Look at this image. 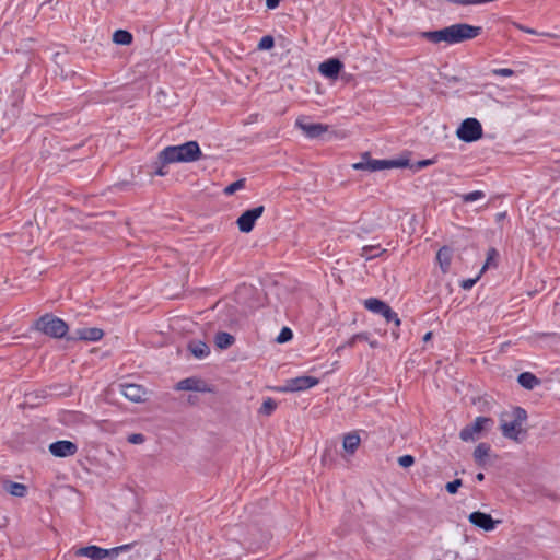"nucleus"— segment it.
Instances as JSON below:
<instances>
[{
  "label": "nucleus",
  "mask_w": 560,
  "mask_h": 560,
  "mask_svg": "<svg viewBox=\"0 0 560 560\" xmlns=\"http://www.w3.org/2000/svg\"><path fill=\"white\" fill-rule=\"evenodd\" d=\"M480 33V26L458 23L438 31L423 32L422 37L434 44L444 42L448 45H454L468 39H472Z\"/></svg>",
  "instance_id": "f257e3e1"
},
{
  "label": "nucleus",
  "mask_w": 560,
  "mask_h": 560,
  "mask_svg": "<svg viewBox=\"0 0 560 560\" xmlns=\"http://www.w3.org/2000/svg\"><path fill=\"white\" fill-rule=\"evenodd\" d=\"M202 153L196 141H188L179 145H170L159 153V161L163 164L189 163L201 158Z\"/></svg>",
  "instance_id": "f03ea898"
},
{
  "label": "nucleus",
  "mask_w": 560,
  "mask_h": 560,
  "mask_svg": "<svg viewBox=\"0 0 560 560\" xmlns=\"http://www.w3.org/2000/svg\"><path fill=\"white\" fill-rule=\"evenodd\" d=\"M527 419V413L523 408L515 407L503 411L500 415V429L502 434L510 440L521 441V435L525 433L523 428Z\"/></svg>",
  "instance_id": "7ed1b4c3"
},
{
  "label": "nucleus",
  "mask_w": 560,
  "mask_h": 560,
  "mask_svg": "<svg viewBox=\"0 0 560 560\" xmlns=\"http://www.w3.org/2000/svg\"><path fill=\"white\" fill-rule=\"evenodd\" d=\"M35 328L47 336L61 338L68 331V325L60 318L50 314L42 316L36 323Z\"/></svg>",
  "instance_id": "20e7f679"
},
{
  "label": "nucleus",
  "mask_w": 560,
  "mask_h": 560,
  "mask_svg": "<svg viewBox=\"0 0 560 560\" xmlns=\"http://www.w3.org/2000/svg\"><path fill=\"white\" fill-rule=\"evenodd\" d=\"M456 136L464 142H474L482 137V126L476 118H466L457 128Z\"/></svg>",
  "instance_id": "39448f33"
},
{
  "label": "nucleus",
  "mask_w": 560,
  "mask_h": 560,
  "mask_svg": "<svg viewBox=\"0 0 560 560\" xmlns=\"http://www.w3.org/2000/svg\"><path fill=\"white\" fill-rule=\"evenodd\" d=\"M493 421L487 417H478L474 423L466 425L459 433L464 442L475 441L481 436L482 431L489 429Z\"/></svg>",
  "instance_id": "423d86ee"
},
{
  "label": "nucleus",
  "mask_w": 560,
  "mask_h": 560,
  "mask_svg": "<svg viewBox=\"0 0 560 560\" xmlns=\"http://www.w3.org/2000/svg\"><path fill=\"white\" fill-rule=\"evenodd\" d=\"M264 211V206H258L243 212L236 221L240 231L243 233H249L253 230L256 220L261 217Z\"/></svg>",
  "instance_id": "0eeeda50"
},
{
  "label": "nucleus",
  "mask_w": 560,
  "mask_h": 560,
  "mask_svg": "<svg viewBox=\"0 0 560 560\" xmlns=\"http://www.w3.org/2000/svg\"><path fill=\"white\" fill-rule=\"evenodd\" d=\"M295 126L299 129H301L307 138H311V139L320 138L329 129V127L324 124L308 122V121H306L305 117H299L295 120Z\"/></svg>",
  "instance_id": "6e6552de"
},
{
  "label": "nucleus",
  "mask_w": 560,
  "mask_h": 560,
  "mask_svg": "<svg viewBox=\"0 0 560 560\" xmlns=\"http://www.w3.org/2000/svg\"><path fill=\"white\" fill-rule=\"evenodd\" d=\"M319 383L318 378L313 376H299L288 380L281 388L282 392H300L312 388Z\"/></svg>",
  "instance_id": "1a4fd4ad"
},
{
  "label": "nucleus",
  "mask_w": 560,
  "mask_h": 560,
  "mask_svg": "<svg viewBox=\"0 0 560 560\" xmlns=\"http://www.w3.org/2000/svg\"><path fill=\"white\" fill-rule=\"evenodd\" d=\"M395 163L386 160H371L368 154L362 156V161L354 163L352 167L358 171L375 172L394 166Z\"/></svg>",
  "instance_id": "9d476101"
},
{
  "label": "nucleus",
  "mask_w": 560,
  "mask_h": 560,
  "mask_svg": "<svg viewBox=\"0 0 560 560\" xmlns=\"http://www.w3.org/2000/svg\"><path fill=\"white\" fill-rule=\"evenodd\" d=\"M468 520L472 525L486 532L493 530L501 523L500 520H493L490 514L479 511L470 513Z\"/></svg>",
  "instance_id": "9b49d317"
},
{
  "label": "nucleus",
  "mask_w": 560,
  "mask_h": 560,
  "mask_svg": "<svg viewBox=\"0 0 560 560\" xmlns=\"http://www.w3.org/2000/svg\"><path fill=\"white\" fill-rule=\"evenodd\" d=\"M472 456L475 463L481 468H487L492 464V459L497 458L495 455L491 454V447L487 443H479L476 446Z\"/></svg>",
  "instance_id": "f8f14e48"
},
{
  "label": "nucleus",
  "mask_w": 560,
  "mask_h": 560,
  "mask_svg": "<svg viewBox=\"0 0 560 560\" xmlns=\"http://www.w3.org/2000/svg\"><path fill=\"white\" fill-rule=\"evenodd\" d=\"M49 452L55 457H69L78 452V446L71 441L62 440L49 445Z\"/></svg>",
  "instance_id": "ddd939ff"
},
{
  "label": "nucleus",
  "mask_w": 560,
  "mask_h": 560,
  "mask_svg": "<svg viewBox=\"0 0 560 560\" xmlns=\"http://www.w3.org/2000/svg\"><path fill=\"white\" fill-rule=\"evenodd\" d=\"M121 394L132 402H142L145 400L147 389L138 384H121Z\"/></svg>",
  "instance_id": "4468645a"
},
{
  "label": "nucleus",
  "mask_w": 560,
  "mask_h": 560,
  "mask_svg": "<svg viewBox=\"0 0 560 560\" xmlns=\"http://www.w3.org/2000/svg\"><path fill=\"white\" fill-rule=\"evenodd\" d=\"M342 68L343 63L339 59L330 58L319 65L318 71L325 78L336 80Z\"/></svg>",
  "instance_id": "2eb2a0df"
},
{
  "label": "nucleus",
  "mask_w": 560,
  "mask_h": 560,
  "mask_svg": "<svg viewBox=\"0 0 560 560\" xmlns=\"http://www.w3.org/2000/svg\"><path fill=\"white\" fill-rule=\"evenodd\" d=\"M104 332L100 328H80L73 331L68 339L69 340H85V341H98L103 338Z\"/></svg>",
  "instance_id": "dca6fc26"
},
{
  "label": "nucleus",
  "mask_w": 560,
  "mask_h": 560,
  "mask_svg": "<svg viewBox=\"0 0 560 560\" xmlns=\"http://www.w3.org/2000/svg\"><path fill=\"white\" fill-rule=\"evenodd\" d=\"M175 388L177 390L207 392V384L197 377H188L179 381Z\"/></svg>",
  "instance_id": "f3484780"
},
{
  "label": "nucleus",
  "mask_w": 560,
  "mask_h": 560,
  "mask_svg": "<svg viewBox=\"0 0 560 560\" xmlns=\"http://www.w3.org/2000/svg\"><path fill=\"white\" fill-rule=\"evenodd\" d=\"M77 556L88 557L91 560H102L107 558L106 549L97 547V546H88L79 548L75 551Z\"/></svg>",
  "instance_id": "a211bd4d"
},
{
  "label": "nucleus",
  "mask_w": 560,
  "mask_h": 560,
  "mask_svg": "<svg viewBox=\"0 0 560 560\" xmlns=\"http://www.w3.org/2000/svg\"><path fill=\"white\" fill-rule=\"evenodd\" d=\"M361 439L357 432L347 433L343 436L342 448L350 455H353L360 445Z\"/></svg>",
  "instance_id": "6ab92c4d"
},
{
  "label": "nucleus",
  "mask_w": 560,
  "mask_h": 560,
  "mask_svg": "<svg viewBox=\"0 0 560 560\" xmlns=\"http://www.w3.org/2000/svg\"><path fill=\"white\" fill-rule=\"evenodd\" d=\"M452 249L444 246L439 249L436 254V261L442 270V272L446 273L450 269L452 261Z\"/></svg>",
  "instance_id": "aec40b11"
},
{
  "label": "nucleus",
  "mask_w": 560,
  "mask_h": 560,
  "mask_svg": "<svg viewBox=\"0 0 560 560\" xmlns=\"http://www.w3.org/2000/svg\"><path fill=\"white\" fill-rule=\"evenodd\" d=\"M188 350L197 359H203L210 353L208 345L200 340L191 341L188 345Z\"/></svg>",
  "instance_id": "412c9836"
},
{
  "label": "nucleus",
  "mask_w": 560,
  "mask_h": 560,
  "mask_svg": "<svg viewBox=\"0 0 560 560\" xmlns=\"http://www.w3.org/2000/svg\"><path fill=\"white\" fill-rule=\"evenodd\" d=\"M3 489L13 497L23 498L26 495L27 487L20 482L4 481Z\"/></svg>",
  "instance_id": "4be33fe9"
},
{
  "label": "nucleus",
  "mask_w": 560,
  "mask_h": 560,
  "mask_svg": "<svg viewBox=\"0 0 560 560\" xmlns=\"http://www.w3.org/2000/svg\"><path fill=\"white\" fill-rule=\"evenodd\" d=\"M235 339L229 332H218L214 337V343L219 349H228L234 343Z\"/></svg>",
  "instance_id": "5701e85b"
},
{
  "label": "nucleus",
  "mask_w": 560,
  "mask_h": 560,
  "mask_svg": "<svg viewBox=\"0 0 560 560\" xmlns=\"http://www.w3.org/2000/svg\"><path fill=\"white\" fill-rule=\"evenodd\" d=\"M518 383L527 389H533L536 385L539 384V380L529 372H524L518 376Z\"/></svg>",
  "instance_id": "b1692460"
},
{
  "label": "nucleus",
  "mask_w": 560,
  "mask_h": 560,
  "mask_svg": "<svg viewBox=\"0 0 560 560\" xmlns=\"http://www.w3.org/2000/svg\"><path fill=\"white\" fill-rule=\"evenodd\" d=\"M364 306L373 313L382 314L387 304L378 299L371 298L364 301Z\"/></svg>",
  "instance_id": "393cba45"
},
{
  "label": "nucleus",
  "mask_w": 560,
  "mask_h": 560,
  "mask_svg": "<svg viewBox=\"0 0 560 560\" xmlns=\"http://www.w3.org/2000/svg\"><path fill=\"white\" fill-rule=\"evenodd\" d=\"M113 40L118 45H130L132 42V35L124 30H118L113 35Z\"/></svg>",
  "instance_id": "a878e982"
},
{
  "label": "nucleus",
  "mask_w": 560,
  "mask_h": 560,
  "mask_svg": "<svg viewBox=\"0 0 560 560\" xmlns=\"http://www.w3.org/2000/svg\"><path fill=\"white\" fill-rule=\"evenodd\" d=\"M277 408V402L272 398H267L264 400L261 407L259 408V413L262 416H270Z\"/></svg>",
  "instance_id": "bb28decb"
},
{
  "label": "nucleus",
  "mask_w": 560,
  "mask_h": 560,
  "mask_svg": "<svg viewBox=\"0 0 560 560\" xmlns=\"http://www.w3.org/2000/svg\"><path fill=\"white\" fill-rule=\"evenodd\" d=\"M384 250L380 249V246H364L362 248V257L365 259H372L378 255H381Z\"/></svg>",
  "instance_id": "cd10ccee"
},
{
  "label": "nucleus",
  "mask_w": 560,
  "mask_h": 560,
  "mask_svg": "<svg viewBox=\"0 0 560 560\" xmlns=\"http://www.w3.org/2000/svg\"><path fill=\"white\" fill-rule=\"evenodd\" d=\"M499 254L497 252L495 248H490L488 250V256H487V260H486V264L483 265L482 269H481V272H483L486 269L490 268V267H494L495 266V259L498 258Z\"/></svg>",
  "instance_id": "c85d7f7f"
},
{
  "label": "nucleus",
  "mask_w": 560,
  "mask_h": 560,
  "mask_svg": "<svg viewBox=\"0 0 560 560\" xmlns=\"http://www.w3.org/2000/svg\"><path fill=\"white\" fill-rule=\"evenodd\" d=\"M483 197H485V194L480 190L464 194L460 196V198L464 202H474V201L482 199Z\"/></svg>",
  "instance_id": "c756f323"
},
{
  "label": "nucleus",
  "mask_w": 560,
  "mask_h": 560,
  "mask_svg": "<svg viewBox=\"0 0 560 560\" xmlns=\"http://www.w3.org/2000/svg\"><path fill=\"white\" fill-rule=\"evenodd\" d=\"M382 315L386 318L387 322H394L396 326L400 325V319L397 314L387 305L382 313Z\"/></svg>",
  "instance_id": "7c9ffc66"
},
{
  "label": "nucleus",
  "mask_w": 560,
  "mask_h": 560,
  "mask_svg": "<svg viewBox=\"0 0 560 560\" xmlns=\"http://www.w3.org/2000/svg\"><path fill=\"white\" fill-rule=\"evenodd\" d=\"M131 547H132V544H126V545H121V546H118V547H115V548H112V549H106L107 557H110L113 559L114 557H116L120 552H124V551H127V550L131 549Z\"/></svg>",
  "instance_id": "2f4dec72"
},
{
  "label": "nucleus",
  "mask_w": 560,
  "mask_h": 560,
  "mask_svg": "<svg viewBox=\"0 0 560 560\" xmlns=\"http://www.w3.org/2000/svg\"><path fill=\"white\" fill-rule=\"evenodd\" d=\"M273 46H275V40H273V37L270 35L264 36L258 44V48L261 50H269Z\"/></svg>",
  "instance_id": "473e14b6"
},
{
  "label": "nucleus",
  "mask_w": 560,
  "mask_h": 560,
  "mask_svg": "<svg viewBox=\"0 0 560 560\" xmlns=\"http://www.w3.org/2000/svg\"><path fill=\"white\" fill-rule=\"evenodd\" d=\"M369 336L365 332L353 335L343 347H353L359 341H368Z\"/></svg>",
  "instance_id": "72a5a7b5"
},
{
  "label": "nucleus",
  "mask_w": 560,
  "mask_h": 560,
  "mask_svg": "<svg viewBox=\"0 0 560 560\" xmlns=\"http://www.w3.org/2000/svg\"><path fill=\"white\" fill-rule=\"evenodd\" d=\"M244 187V179L236 180L224 188L225 195H233L238 189Z\"/></svg>",
  "instance_id": "f704fd0d"
},
{
  "label": "nucleus",
  "mask_w": 560,
  "mask_h": 560,
  "mask_svg": "<svg viewBox=\"0 0 560 560\" xmlns=\"http://www.w3.org/2000/svg\"><path fill=\"white\" fill-rule=\"evenodd\" d=\"M292 337H293L292 330L288 327H283L281 329L279 336L277 337V341L279 343H283V342L291 340Z\"/></svg>",
  "instance_id": "c9c22d12"
},
{
  "label": "nucleus",
  "mask_w": 560,
  "mask_h": 560,
  "mask_svg": "<svg viewBox=\"0 0 560 560\" xmlns=\"http://www.w3.org/2000/svg\"><path fill=\"white\" fill-rule=\"evenodd\" d=\"M398 464L404 468H408L415 464V458L411 455H404L398 458Z\"/></svg>",
  "instance_id": "e433bc0d"
},
{
  "label": "nucleus",
  "mask_w": 560,
  "mask_h": 560,
  "mask_svg": "<svg viewBox=\"0 0 560 560\" xmlns=\"http://www.w3.org/2000/svg\"><path fill=\"white\" fill-rule=\"evenodd\" d=\"M460 486H462V480L455 479L454 481L447 482L445 488L448 493L455 494Z\"/></svg>",
  "instance_id": "4c0bfd02"
},
{
  "label": "nucleus",
  "mask_w": 560,
  "mask_h": 560,
  "mask_svg": "<svg viewBox=\"0 0 560 560\" xmlns=\"http://www.w3.org/2000/svg\"><path fill=\"white\" fill-rule=\"evenodd\" d=\"M128 442L131 444H142L144 442V436L141 433H133L128 436Z\"/></svg>",
  "instance_id": "58836bf2"
},
{
  "label": "nucleus",
  "mask_w": 560,
  "mask_h": 560,
  "mask_svg": "<svg viewBox=\"0 0 560 560\" xmlns=\"http://www.w3.org/2000/svg\"><path fill=\"white\" fill-rule=\"evenodd\" d=\"M493 74L501 75V77H512L514 74V71L509 68H500V69H494Z\"/></svg>",
  "instance_id": "ea45409f"
},
{
  "label": "nucleus",
  "mask_w": 560,
  "mask_h": 560,
  "mask_svg": "<svg viewBox=\"0 0 560 560\" xmlns=\"http://www.w3.org/2000/svg\"><path fill=\"white\" fill-rule=\"evenodd\" d=\"M478 278L479 277H477L476 279H467V280L463 281V283H462L463 289H465V290L471 289L475 285V283L477 282Z\"/></svg>",
  "instance_id": "a19ab883"
},
{
  "label": "nucleus",
  "mask_w": 560,
  "mask_h": 560,
  "mask_svg": "<svg viewBox=\"0 0 560 560\" xmlns=\"http://www.w3.org/2000/svg\"><path fill=\"white\" fill-rule=\"evenodd\" d=\"M514 25H515L520 31H522V32H525V33H528V34H538V33H537V31H536V30H534V28H529V27H527V26H524V25H522V24H517V23H515Z\"/></svg>",
  "instance_id": "79ce46f5"
},
{
  "label": "nucleus",
  "mask_w": 560,
  "mask_h": 560,
  "mask_svg": "<svg viewBox=\"0 0 560 560\" xmlns=\"http://www.w3.org/2000/svg\"><path fill=\"white\" fill-rule=\"evenodd\" d=\"M281 0H266V5L268 9H276Z\"/></svg>",
  "instance_id": "37998d69"
},
{
  "label": "nucleus",
  "mask_w": 560,
  "mask_h": 560,
  "mask_svg": "<svg viewBox=\"0 0 560 560\" xmlns=\"http://www.w3.org/2000/svg\"><path fill=\"white\" fill-rule=\"evenodd\" d=\"M160 163L162 164L161 166H159L155 171V174L159 175V176H165L166 175V171L164 170V165L161 161Z\"/></svg>",
  "instance_id": "c03bdc74"
},
{
  "label": "nucleus",
  "mask_w": 560,
  "mask_h": 560,
  "mask_svg": "<svg viewBox=\"0 0 560 560\" xmlns=\"http://www.w3.org/2000/svg\"><path fill=\"white\" fill-rule=\"evenodd\" d=\"M432 163H433L432 160H423V161L419 162V166L424 167V166L431 165Z\"/></svg>",
  "instance_id": "a18cd8bd"
},
{
  "label": "nucleus",
  "mask_w": 560,
  "mask_h": 560,
  "mask_svg": "<svg viewBox=\"0 0 560 560\" xmlns=\"http://www.w3.org/2000/svg\"><path fill=\"white\" fill-rule=\"evenodd\" d=\"M453 3L462 4V5H468V0H450Z\"/></svg>",
  "instance_id": "49530a36"
},
{
  "label": "nucleus",
  "mask_w": 560,
  "mask_h": 560,
  "mask_svg": "<svg viewBox=\"0 0 560 560\" xmlns=\"http://www.w3.org/2000/svg\"><path fill=\"white\" fill-rule=\"evenodd\" d=\"M431 338H432V332H431V331H429V332H427V334L424 335V337H423V341H425V342H427V341L431 340Z\"/></svg>",
  "instance_id": "de8ad7c7"
},
{
  "label": "nucleus",
  "mask_w": 560,
  "mask_h": 560,
  "mask_svg": "<svg viewBox=\"0 0 560 560\" xmlns=\"http://www.w3.org/2000/svg\"><path fill=\"white\" fill-rule=\"evenodd\" d=\"M368 341H369V343H370V346H371L372 348H376V347L378 346V342H377L376 340H370V339H369Z\"/></svg>",
  "instance_id": "09e8293b"
},
{
  "label": "nucleus",
  "mask_w": 560,
  "mask_h": 560,
  "mask_svg": "<svg viewBox=\"0 0 560 560\" xmlns=\"http://www.w3.org/2000/svg\"><path fill=\"white\" fill-rule=\"evenodd\" d=\"M476 479L478 481H482L485 479V475L482 472L477 474Z\"/></svg>",
  "instance_id": "8fccbe9b"
},
{
  "label": "nucleus",
  "mask_w": 560,
  "mask_h": 560,
  "mask_svg": "<svg viewBox=\"0 0 560 560\" xmlns=\"http://www.w3.org/2000/svg\"><path fill=\"white\" fill-rule=\"evenodd\" d=\"M541 35H545V36H552L551 34L549 33H542Z\"/></svg>",
  "instance_id": "3c124183"
},
{
  "label": "nucleus",
  "mask_w": 560,
  "mask_h": 560,
  "mask_svg": "<svg viewBox=\"0 0 560 560\" xmlns=\"http://www.w3.org/2000/svg\"><path fill=\"white\" fill-rule=\"evenodd\" d=\"M155 560H162L161 558H156Z\"/></svg>",
  "instance_id": "603ef678"
}]
</instances>
